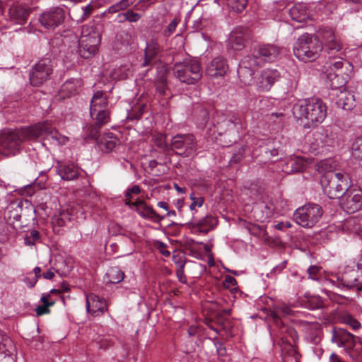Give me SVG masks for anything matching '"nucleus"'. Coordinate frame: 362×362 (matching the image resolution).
Masks as SVG:
<instances>
[{
  "label": "nucleus",
  "mask_w": 362,
  "mask_h": 362,
  "mask_svg": "<svg viewBox=\"0 0 362 362\" xmlns=\"http://www.w3.org/2000/svg\"><path fill=\"white\" fill-rule=\"evenodd\" d=\"M53 71V62L49 58L39 60L30 71V83L40 86L47 81Z\"/></svg>",
  "instance_id": "obj_9"
},
{
  "label": "nucleus",
  "mask_w": 362,
  "mask_h": 362,
  "mask_svg": "<svg viewBox=\"0 0 362 362\" xmlns=\"http://www.w3.org/2000/svg\"><path fill=\"white\" fill-rule=\"evenodd\" d=\"M336 141V136L329 129H320L313 134L310 140V150L317 153L324 146H333Z\"/></svg>",
  "instance_id": "obj_12"
},
{
  "label": "nucleus",
  "mask_w": 362,
  "mask_h": 362,
  "mask_svg": "<svg viewBox=\"0 0 362 362\" xmlns=\"http://www.w3.org/2000/svg\"><path fill=\"white\" fill-rule=\"evenodd\" d=\"M341 206L348 214H353L362 209V190L348 188L342 194Z\"/></svg>",
  "instance_id": "obj_11"
},
{
  "label": "nucleus",
  "mask_w": 362,
  "mask_h": 362,
  "mask_svg": "<svg viewBox=\"0 0 362 362\" xmlns=\"http://www.w3.org/2000/svg\"><path fill=\"white\" fill-rule=\"evenodd\" d=\"M320 183L324 193L330 199L339 198L348 189V175L342 173H329L322 175Z\"/></svg>",
  "instance_id": "obj_5"
},
{
  "label": "nucleus",
  "mask_w": 362,
  "mask_h": 362,
  "mask_svg": "<svg viewBox=\"0 0 362 362\" xmlns=\"http://www.w3.org/2000/svg\"><path fill=\"white\" fill-rule=\"evenodd\" d=\"M274 212V206L272 203L261 202L255 207L254 216L257 221L265 223L269 221Z\"/></svg>",
  "instance_id": "obj_25"
},
{
  "label": "nucleus",
  "mask_w": 362,
  "mask_h": 362,
  "mask_svg": "<svg viewBox=\"0 0 362 362\" xmlns=\"http://www.w3.org/2000/svg\"><path fill=\"white\" fill-rule=\"evenodd\" d=\"M279 78L280 74L278 71L274 69L264 70L258 78L257 83V90L261 92L269 91Z\"/></svg>",
  "instance_id": "obj_18"
},
{
  "label": "nucleus",
  "mask_w": 362,
  "mask_h": 362,
  "mask_svg": "<svg viewBox=\"0 0 362 362\" xmlns=\"http://www.w3.org/2000/svg\"><path fill=\"white\" fill-rule=\"evenodd\" d=\"M132 204L135 206L137 213L144 218L150 219L155 222L160 221L164 218V216L157 214L151 206L147 205L142 200L137 199Z\"/></svg>",
  "instance_id": "obj_21"
},
{
  "label": "nucleus",
  "mask_w": 362,
  "mask_h": 362,
  "mask_svg": "<svg viewBox=\"0 0 362 362\" xmlns=\"http://www.w3.org/2000/svg\"><path fill=\"white\" fill-rule=\"evenodd\" d=\"M331 334V341L339 347H344L346 351H349L356 346L354 335L343 328L333 327Z\"/></svg>",
  "instance_id": "obj_17"
},
{
  "label": "nucleus",
  "mask_w": 362,
  "mask_h": 362,
  "mask_svg": "<svg viewBox=\"0 0 362 362\" xmlns=\"http://www.w3.org/2000/svg\"><path fill=\"white\" fill-rule=\"evenodd\" d=\"M282 341L284 343V339H282ZM281 350L284 362H298V352L295 347L287 342V341H285V344L282 346Z\"/></svg>",
  "instance_id": "obj_35"
},
{
  "label": "nucleus",
  "mask_w": 362,
  "mask_h": 362,
  "mask_svg": "<svg viewBox=\"0 0 362 362\" xmlns=\"http://www.w3.org/2000/svg\"><path fill=\"white\" fill-rule=\"evenodd\" d=\"M141 14L136 13L132 9H128L126 12L119 13L117 16V18L119 23H123L124 21L136 23L141 19Z\"/></svg>",
  "instance_id": "obj_40"
},
{
  "label": "nucleus",
  "mask_w": 362,
  "mask_h": 362,
  "mask_svg": "<svg viewBox=\"0 0 362 362\" xmlns=\"http://www.w3.org/2000/svg\"><path fill=\"white\" fill-rule=\"evenodd\" d=\"M100 33L93 26H83L78 42L79 54L84 59L93 57L98 52Z\"/></svg>",
  "instance_id": "obj_6"
},
{
  "label": "nucleus",
  "mask_w": 362,
  "mask_h": 362,
  "mask_svg": "<svg viewBox=\"0 0 362 362\" xmlns=\"http://www.w3.org/2000/svg\"><path fill=\"white\" fill-rule=\"evenodd\" d=\"M352 155L359 160H362V137L357 138L352 144Z\"/></svg>",
  "instance_id": "obj_46"
},
{
  "label": "nucleus",
  "mask_w": 362,
  "mask_h": 362,
  "mask_svg": "<svg viewBox=\"0 0 362 362\" xmlns=\"http://www.w3.org/2000/svg\"><path fill=\"white\" fill-rule=\"evenodd\" d=\"M340 320L342 323L350 326L354 330L358 329L361 327V323L350 314L344 313L341 315Z\"/></svg>",
  "instance_id": "obj_43"
},
{
  "label": "nucleus",
  "mask_w": 362,
  "mask_h": 362,
  "mask_svg": "<svg viewBox=\"0 0 362 362\" xmlns=\"http://www.w3.org/2000/svg\"><path fill=\"white\" fill-rule=\"evenodd\" d=\"M319 272L320 269L317 266H311L308 269L309 277L313 280L317 279V275Z\"/></svg>",
  "instance_id": "obj_58"
},
{
  "label": "nucleus",
  "mask_w": 362,
  "mask_h": 362,
  "mask_svg": "<svg viewBox=\"0 0 362 362\" xmlns=\"http://www.w3.org/2000/svg\"><path fill=\"white\" fill-rule=\"evenodd\" d=\"M343 62L341 60H337L334 62H330V69L334 70H339L343 66Z\"/></svg>",
  "instance_id": "obj_63"
},
{
  "label": "nucleus",
  "mask_w": 362,
  "mask_h": 362,
  "mask_svg": "<svg viewBox=\"0 0 362 362\" xmlns=\"http://www.w3.org/2000/svg\"><path fill=\"white\" fill-rule=\"evenodd\" d=\"M322 49V43L317 38L305 33L298 38L293 47V53L303 62H311L319 57Z\"/></svg>",
  "instance_id": "obj_3"
},
{
  "label": "nucleus",
  "mask_w": 362,
  "mask_h": 362,
  "mask_svg": "<svg viewBox=\"0 0 362 362\" xmlns=\"http://www.w3.org/2000/svg\"><path fill=\"white\" fill-rule=\"evenodd\" d=\"M328 79L330 82V87L333 90H341V88L346 84V79L340 76L339 74L329 73L328 74Z\"/></svg>",
  "instance_id": "obj_41"
},
{
  "label": "nucleus",
  "mask_w": 362,
  "mask_h": 362,
  "mask_svg": "<svg viewBox=\"0 0 362 362\" xmlns=\"http://www.w3.org/2000/svg\"><path fill=\"white\" fill-rule=\"evenodd\" d=\"M173 71L176 78L187 84H194L202 77L201 64L195 59H185L175 63Z\"/></svg>",
  "instance_id": "obj_4"
},
{
  "label": "nucleus",
  "mask_w": 362,
  "mask_h": 362,
  "mask_svg": "<svg viewBox=\"0 0 362 362\" xmlns=\"http://www.w3.org/2000/svg\"><path fill=\"white\" fill-rule=\"evenodd\" d=\"M180 22V19L175 18L167 26V28L164 30L165 36L171 35L175 30L178 23Z\"/></svg>",
  "instance_id": "obj_53"
},
{
  "label": "nucleus",
  "mask_w": 362,
  "mask_h": 362,
  "mask_svg": "<svg viewBox=\"0 0 362 362\" xmlns=\"http://www.w3.org/2000/svg\"><path fill=\"white\" fill-rule=\"evenodd\" d=\"M93 8V7L90 4L86 5L85 7H83L81 8L83 14L80 19V21L82 22V21L86 20L90 16ZM78 21H79V20H78Z\"/></svg>",
  "instance_id": "obj_55"
},
{
  "label": "nucleus",
  "mask_w": 362,
  "mask_h": 362,
  "mask_svg": "<svg viewBox=\"0 0 362 362\" xmlns=\"http://www.w3.org/2000/svg\"><path fill=\"white\" fill-rule=\"evenodd\" d=\"M292 310L287 305H283L276 310V315L288 316L292 314Z\"/></svg>",
  "instance_id": "obj_56"
},
{
  "label": "nucleus",
  "mask_w": 362,
  "mask_h": 362,
  "mask_svg": "<svg viewBox=\"0 0 362 362\" xmlns=\"http://www.w3.org/2000/svg\"><path fill=\"white\" fill-rule=\"evenodd\" d=\"M99 348L106 349L110 344V341L106 338H101L98 341Z\"/></svg>",
  "instance_id": "obj_62"
},
{
  "label": "nucleus",
  "mask_w": 362,
  "mask_h": 362,
  "mask_svg": "<svg viewBox=\"0 0 362 362\" xmlns=\"http://www.w3.org/2000/svg\"><path fill=\"white\" fill-rule=\"evenodd\" d=\"M228 68L226 60L221 57H217L207 65L206 74L212 78L223 76L226 74Z\"/></svg>",
  "instance_id": "obj_20"
},
{
  "label": "nucleus",
  "mask_w": 362,
  "mask_h": 362,
  "mask_svg": "<svg viewBox=\"0 0 362 362\" xmlns=\"http://www.w3.org/2000/svg\"><path fill=\"white\" fill-rule=\"evenodd\" d=\"M157 248L159 250L160 253L165 257H169L170 255V251L166 249V245L162 242H158L156 243Z\"/></svg>",
  "instance_id": "obj_59"
},
{
  "label": "nucleus",
  "mask_w": 362,
  "mask_h": 362,
  "mask_svg": "<svg viewBox=\"0 0 362 362\" xmlns=\"http://www.w3.org/2000/svg\"><path fill=\"white\" fill-rule=\"evenodd\" d=\"M242 127L243 125L241 120L240 117L235 114H232L228 119L220 124V128L223 129L225 132H230L235 129L238 130L242 129Z\"/></svg>",
  "instance_id": "obj_33"
},
{
  "label": "nucleus",
  "mask_w": 362,
  "mask_h": 362,
  "mask_svg": "<svg viewBox=\"0 0 362 362\" xmlns=\"http://www.w3.org/2000/svg\"><path fill=\"white\" fill-rule=\"evenodd\" d=\"M293 115L300 120L305 128L315 127L327 116V106L318 98H310L298 101L293 107Z\"/></svg>",
  "instance_id": "obj_2"
},
{
  "label": "nucleus",
  "mask_w": 362,
  "mask_h": 362,
  "mask_svg": "<svg viewBox=\"0 0 362 362\" xmlns=\"http://www.w3.org/2000/svg\"><path fill=\"white\" fill-rule=\"evenodd\" d=\"M355 266L348 265L341 276V284L348 288L362 290V260Z\"/></svg>",
  "instance_id": "obj_10"
},
{
  "label": "nucleus",
  "mask_w": 362,
  "mask_h": 362,
  "mask_svg": "<svg viewBox=\"0 0 362 362\" xmlns=\"http://www.w3.org/2000/svg\"><path fill=\"white\" fill-rule=\"evenodd\" d=\"M160 50V46L156 40L152 39L149 40L145 49V58L142 63V66L151 65Z\"/></svg>",
  "instance_id": "obj_29"
},
{
  "label": "nucleus",
  "mask_w": 362,
  "mask_h": 362,
  "mask_svg": "<svg viewBox=\"0 0 362 362\" xmlns=\"http://www.w3.org/2000/svg\"><path fill=\"white\" fill-rule=\"evenodd\" d=\"M316 170L322 175H326L329 173H336L334 170L336 164L332 159H325L320 160L316 164Z\"/></svg>",
  "instance_id": "obj_37"
},
{
  "label": "nucleus",
  "mask_w": 362,
  "mask_h": 362,
  "mask_svg": "<svg viewBox=\"0 0 362 362\" xmlns=\"http://www.w3.org/2000/svg\"><path fill=\"white\" fill-rule=\"evenodd\" d=\"M305 161L301 157H295L291 158L287 163V166L291 168V173H297L303 171L305 167Z\"/></svg>",
  "instance_id": "obj_42"
},
{
  "label": "nucleus",
  "mask_w": 362,
  "mask_h": 362,
  "mask_svg": "<svg viewBox=\"0 0 362 362\" xmlns=\"http://www.w3.org/2000/svg\"><path fill=\"white\" fill-rule=\"evenodd\" d=\"M228 6L235 12L240 13L246 7L247 0H226Z\"/></svg>",
  "instance_id": "obj_45"
},
{
  "label": "nucleus",
  "mask_w": 362,
  "mask_h": 362,
  "mask_svg": "<svg viewBox=\"0 0 362 362\" xmlns=\"http://www.w3.org/2000/svg\"><path fill=\"white\" fill-rule=\"evenodd\" d=\"M80 86L81 81L79 80L70 78L62 84L60 92L63 97H69L76 93L77 88Z\"/></svg>",
  "instance_id": "obj_34"
},
{
  "label": "nucleus",
  "mask_w": 362,
  "mask_h": 362,
  "mask_svg": "<svg viewBox=\"0 0 362 362\" xmlns=\"http://www.w3.org/2000/svg\"><path fill=\"white\" fill-rule=\"evenodd\" d=\"M215 223L216 219L212 216H206L199 221L189 223V226L194 233L206 234L213 228Z\"/></svg>",
  "instance_id": "obj_26"
},
{
  "label": "nucleus",
  "mask_w": 362,
  "mask_h": 362,
  "mask_svg": "<svg viewBox=\"0 0 362 362\" xmlns=\"http://www.w3.org/2000/svg\"><path fill=\"white\" fill-rule=\"evenodd\" d=\"M279 53V47L274 45H259L255 47L252 54L251 55H247V57L260 61V66L265 62H271L274 60L277 57Z\"/></svg>",
  "instance_id": "obj_16"
},
{
  "label": "nucleus",
  "mask_w": 362,
  "mask_h": 362,
  "mask_svg": "<svg viewBox=\"0 0 362 362\" xmlns=\"http://www.w3.org/2000/svg\"><path fill=\"white\" fill-rule=\"evenodd\" d=\"M337 105L345 110H351L356 105V98L354 92L343 88L336 94Z\"/></svg>",
  "instance_id": "obj_22"
},
{
  "label": "nucleus",
  "mask_w": 362,
  "mask_h": 362,
  "mask_svg": "<svg viewBox=\"0 0 362 362\" xmlns=\"http://www.w3.org/2000/svg\"><path fill=\"white\" fill-rule=\"evenodd\" d=\"M175 264L177 266V271H176V275L178 278L179 281L182 283L185 284L187 282V278L185 275L184 268H185V262L182 259H180L178 261H175Z\"/></svg>",
  "instance_id": "obj_48"
},
{
  "label": "nucleus",
  "mask_w": 362,
  "mask_h": 362,
  "mask_svg": "<svg viewBox=\"0 0 362 362\" xmlns=\"http://www.w3.org/2000/svg\"><path fill=\"white\" fill-rule=\"evenodd\" d=\"M259 63L260 61L247 56L240 61L238 68V74L244 85L249 86L252 83L253 75L259 66Z\"/></svg>",
  "instance_id": "obj_15"
},
{
  "label": "nucleus",
  "mask_w": 362,
  "mask_h": 362,
  "mask_svg": "<svg viewBox=\"0 0 362 362\" xmlns=\"http://www.w3.org/2000/svg\"><path fill=\"white\" fill-rule=\"evenodd\" d=\"M236 284V280L234 277L227 275L225 276V279L223 281V285L226 288H229L231 286H235Z\"/></svg>",
  "instance_id": "obj_60"
},
{
  "label": "nucleus",
  "mask_w": 362,
  "mask_h": 362,
  "mask_svg": "<svg viewBox=\"0 0 362 362\" xmlns=\"http://www.w3.org/2000/svg\"><path fill=\"white\" fill-rule=\"evenodd\" d=\"M40 233L36 230H32L30 234H28L24 238V243L26 245L32 246L35 245V243L40 240Z\"/></svg>",
  "instance_id": "obj_49"
},
{
  "label": "nucleus",
  "mask_w": 362,
  "mask_h": 362,
  "mask_svg": "<svg viewBox=\"0 0 362 362\" xmlns=\"http://www.w3.org/2000/svg\"><path fill=\"white\" fill-rule=\"evenodd\" d=\"M108 99L103 90H97L93 95L90 103V113L98 111L100 109H107Z\"/></svg>",
  "instance_id": "obj_30"
},
{
  "label": "nucleus",
  "mask_w": 362,
  "mask_h": 362,
  "mask_svg": "<svg viewBox=\"0 0 362 362\" xmlns=\"http://www.w3.org/2000/svg\"><path fill=\"white\" fill-rule=\"evenodd\" d=\"M102 127H98L95 122L93 124H88L85 128L84 130L87 136L90 139H98L100 129Z\"/></svg>",
  "instance_id": "obj_47"
},
{
  "label": "nucleus",
  "mask_w": 362,
  "mask_h": 362,
  "mask_svg": "<svg viewBox=\"0 0 362 362\" xmlns=\"http://www.w3.org/2000/svg\"><path fill=\"white\" fill-rule=\"evenodd\" d=\"M86 309L93 315L100 316L107 310V303L103 298L90 293L86 296Z\"/></svg>",
  "instance_id": "obj_19"
},
{
  "label": "nucleus",
  "mask_w": 362,
  "mask_h": 362,
  "mask_svg": "<svg viewBox=\"0 0 362 362\" xmlns=\"http://www.w3.org/2000/svg\"><path fill=\"white\" fill-rule=\"evenodd\" d=\"M30 13V9L23 5H13L10 8L8 12L11 19L15 21L18 24L25 23Z\"/></svg>",
  "instance_id": "obj_28"
},
{
  "label": "nucleus",
  "mask_w": 362,
  "mask_h": 362,
  "mask_svg": "<svg viewBox=\"0 0 362 362\" xmlns=\"http://www.w3.org/2000/svg\"><path fill=\"white\" fill-rule=\"evenodd\" d=\"M56 169L62 179L65 180L76 179L79 174L78 167L74 163L58 162Z\"/></svg>",
  "instance_id": "obj_24"
},
{
  "label": "nucleus",
  "mask_w": 362,
  "mask_h": 362,
  "mask_svg": "<svg viewBox=\"0 0 362 362\" xmlns=\"http://www.w3.org/2000/svg\"><path fill=\"white\" fill-rule=\"evenodd\" d=\"M40 137L54 146L64 145L68 141L66 136L61 134L47 121L15 131L7 129L0 132V154L15 156L20 152L23 141Z\"/></svg>",
  "instance_id": "obj_1"
},
{
  "label": "nucleus",
  "mask_w": 362,
  "mask_h": 362,
  "mask_svg": "<svg viewBox=\"0 0 362 362\" xmlns=\"http://www.w3.org/2000/svg\"><path fill=\"white\" fill-rule=\"evenodd\" d=\"M322 207L316 204H308L296 210L293 218L304 228L313 227L322 216Z\"/></svg>",
  "instance_id": "obj_7"
},
{
  "label": "nucleus",
  "mask_w": 362,
  "mask_h": 362,
  "mask_svg": "<svg viewBox=\"0 0 362 362\" xmlns=\"http://www.w3.org/2000/svg\"><path fill=\"white\" fill-rule=\"evenodd\" d=\"M35 209L30 202L28 200L21 201L16 206H11L7 211V218L9 221H18L23 223L22 218L28 221L35 218Z\"/></svg>",
  "instance_id": "obj_13"
},
{
  "label": "nucleus",
  "mask_w": 362,
  "mask_h": 362,
  "mask_svg": "<svg viewBox=\"0 0 362 362\" xmlns=\"http://www.w3.org/2000/svg\"><path fill=\"white\" fill-rule=\"evenodd\" d=\"M190 199L192 201L189 206L191 210H194L196 206L201 207L204 203V198L202 197H196L195 194L192 192L189 195Z\"/></svg>",
  "instance_id": "obj_52"
},
{
  "label": "nucleus",
  "mask_w": 362,
  "mask_h": 362,
  "mask_svg": "<svg viewBox=\"0 0 362 362\" xmlns=\"http://www.w3.org/2000/svg\"><path fill=\"white\" fill-rule=\"evenodd\" d=\"M135 0H121L120 1L112 5L108 8V12L111 13L123 11L132 5Z\"/></svg>",
  "instance_id": "obj_44"
},
{
  "label": "nucleus",
  "mask_w": 362,
  "mask_h": 362,
  "mask_svg": "<svg viewBox=\"0 0 362 362\" xmlns=\"http://www.w3.org/2000/svg\"><path fill=\"white\" fill-rule=\"evenodd\" d=\"M289 14L293 21L297 22H305L309 19L310 13L308 7L305 4H297L289 9Z\"/></svg>",
  "instance_id": "obj_31"
},
{
  "label": "nucleus",
  "mask_w": 362,
  "mask_h": 362,
  "mask_svg": "<svg viewBox=\"0 0 362 362\" xmlns=\"http://www.w3.org/2000/svg\"><path fill=\"white\" fill-rule=\"evenodd\" d=\"M65 18V11L61 7L51 8L39 16V22L47 29H54L61 25Z\"/></svg>",
  "instance_id": "obj_14"
},
{
  "label": "nucleus",
  "mask_w": 362,
  "mask_h": 362,
  "mask_svg": "<svg viewBox=\"0 0 362 362\" xmlns=\"http://www.w3.org/2000/svg\"><path fill=\"white\" fill-rule=\"evenodd\" d=\"M142 115V112L141 110H139L137 112H135L134 110H132L131 112H129L127 114V119L129 120H134V119H139Z\"/></svg>",
  "instance_id": "obj_61"
},
{
  "label": "nucleus",
  "mask_w": 362,
  "mask_h": 362,
  "mask_svg": "<svg viewBox=\"0 0 362 362\" xmlns=\"http://www.w3.org/2000/svg\"><path fill=\"white\" fill-rule=\"evenodd\" d=\"M165 139L166 136L161 133H154L151 135V141L161 152H165L170 149V146L167 144Z\"/></svg>",
  "instance_id": "obj_39"
},
{
  "label": "nucleus",
  "mask_w": 362,
  "mask_h": 362,
  "mask_svg": "<svg viewBox=\"0 0 362 362\" xmlns=\"http://www.w3.org/2000/svg\"><path fill=\"white\" fill-rule=\"evenodd\" d=\"M90 115L98 127H103L110 121V112L107 109H100Z\"/></svg>",
  "instance_id": "obj_36"
},
{
  "label": "nucleus",
  "mask_w": 362,
  "mask_h": 362,
  "mask_svg": "<svg viewBox=\"0 0 362 362\" xmlns=\"http://www.w3.org/2000/svg\"><path fill=\"white\" fill-rule=\"evenodd\" d=\"M51 305H48L47 304H42L41 305L37 306L35 308V313L37 316H41L45 314L49 313L50 310L49 309V307Z\"/></svg>",
  "instance_id": "obj_57"
},
{
  "label": "nucleus",
  "mask_w": 362,
  "mask_h": 362,
  "mask_svg": "<svg viewBox=\"0 0 362 362\" xmlns=\"http://www.w3.org/2000/svg\"><path fill=\"white\" fill-rule=\"evenodd\" d=\"M105 276L107 283L117 284L124 279V274L119 267H114L107 271Z\"/></svg>",
  "instance_id": "obj_38"
},
{
  "label": "nucleus",
  "mask_w": 362,
  "mask_h": 362,
  "mask_svg": "<svg viewBox=\"0 0 362 362\" xmlns=\"http://www.w3.org/2000/svg\"><path fill=\"white\" fill-rule=\"evenodd\" d=\"M112 135L113 134L111 133L110 136L108 135L106 138L104 139V141H103L105 147V149L107 151H112L116 146L118 141L116 137L113 136Z\"/></svg>",
  "instance_id": "obj_50"
},
{
  "label": "nucleus",
  "mask_w": 362,
  "mask_h": 362,
  "mask_svg": "<svg viewBox=\"0 0 362 362\" xmlns=\"http://www.w3.org/2000/svg\"><path fill=\"white\" fill-rule=\"evenodd\" d=\"M170 149L183 158L189 157L197 150V142L192 134H177L170 144Z\"/></svg>",
  "instance_id": "obj_8"
},
{
  "label": "nucleus",
  "mask_w": 362,
  "mask_h": 362,
  "mask_svg": "<svg viewBox=\"0 0 362 362\" xmlns=\"http://www.w3.org/2000/svg\"><path fill=\"white\" fill-rule=\"evenodd\" d=\"M13 349L12 341L7 337H4L0 332V356L4 355L6 362L14 361L11 356Z\"/></svg>",
  "instance_id": "obj_32"
},
{
  "label": "nucleus",
  "mask_w": 362,
  "mask_h": 362,
  "mask_svg": "<svg viewBox=\"0 0 362 362\" xmlns=\"http://www.w3.org/2000/svg\"><path fill=\"white\" fill-rule=\"evenodd\" d=\"M247 31L242 28L233 30L228 39V45L235 50H240L245 46Z\"/></svg>",
  "instance_id": "obj_27"
},
{
  "label": "nucleus",
  "mask_w": 362,
  "mask_h": 362,
  "mask_svg": "<svg viewBox=\"0 0 362 362\" xmlns=\"http://www.w3.org/2000/svg\"><path fill=\"white\" fill-rule=\"evenodd\" d=\"M319 35L329 52H338L341 49V43L336 38L334 33L331 28H325L322 30Z\"/></svg>",
  "instance_id": "obj_23"
},
{
  "label": "nucleus",
  "mask_w": 362,
  "mask_h": 362,
  "mask_svg": "<svg viewBox=\"0 0 362 362\" xmlns=\"http://www.w3.org/2000/svg\"><path fill=\"white\" fill-rule=\"evenodd\" d=\"M349 224L350 226H353L356 231L362 233V217L361 218H357V217L351 218L349 221Z\"/></svg>",
  "instance_id": "obj_54"
},
{
  "label": "nucleus",
  "mask_w": 362,
  "mask_h": 362,
  "mask_svg": "<svg viewBox=\"0 0 362 362\" xmlns=\"http://www.w3.org/2000/svg\"><path fill=\"white\" fill-rule=\"evenodd\" d=\"M156 88L160 95H165L167 90V81L163 76L158 77L156 81Z\"/></svg>",
  "instance_id": "obj_51"
},
{
  "label": "nucleus",
  "mask_w": 362,
  "mask_h": 362,
  "mask_svg": "<svg viewBox=\"0 0 362 362\" xmlns=\"http://www.w3.org/2000/svg\"><path fill=\"white\" fill-rule=\"evenodd\" d=\"M49 297H50L49 294L43 293L40 298V300L42 303V304H44V305L47 304L48 305H53L54 304V301H49Z\"/></svg>",
  "instance_id": "obj_64"
}]
</instances>
